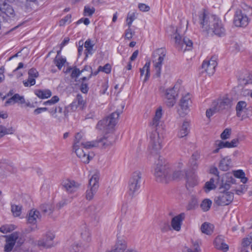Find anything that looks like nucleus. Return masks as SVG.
<instances>
[{
	"label": "nucleus",
	"mask_w": 252,
	"mask_h": 252,
	"mask_svg": "<svg viewBox=\"0 0 252 252\" xmlns=\"http://www.w3.org/2000/svg\"><path fill=\"white\" fill-rule=\"evenodd\" d=\"M235 180L231 174L226 173L222 177L219 187L220 192L214 198V204L217 206L229 205L233 200V193L229 191L231 184L235 183Z\"/></svg>",
	"instance_id": "1"
},
{
	"label": "nucleus",
	"mask_w": 252,
	"mask_h": 252,
	"mask_svg": "<svg viewBox=\"0 0 252 252\" xmlns=\"http://www.w3.org/2000/svg\"><path fill=\"white\" fill-rule=\"evenodd\" d=\"M199 19L203 30L208 33L218 36L225 34V29L221 20L216 16L203 12L200 14Z\"/></svg>",
	"instance_id": "2"
},
{
	"label": "nucleus",
	"mask_w": 252,
	"mask_h": 252,
	"mask_svg": "<svg viewBox=\"0 0 252 252\" xmlns=\"http://www.w3.org/2000/svg\"><path fill=\"white\" fill-rule=\"evenodd\" d=\"M155 165L154 176L157 182L166 184L172 181L171 169L166 164L163 158L159 156Z\"/></svg>",
	"instance_id": "3"
},
{
	"label": "nucleus",
	"mask_w": 252,
	"mask_h": 252,
	"mask_svg": "<svg viewBox=\"0 0 252 252\" xmlns=\"http://www.w3.org/2000/svg\"><path fill=\"white\" fill-rule=\"evenodd\" d=\"M233 105V99L230 95H224L212 102L211 107L207 109L206 115L209 118L217 112L228 110Z\"/></svg>",
	"instance_id": "4"
},
{
	"label": "nucleus",
	"mask_w": 252,
	"mask_h": 252,
	"mask_svg": "<svg viewBox=\"0 0 252 252\" xmlns=\"http://www.w3.org/2000/svg\"><path fill=\"white\" fill-rule=\"evenodd\" d=\"M121 107V110L116 111L108 117L99 121L96 126V129L105 133L112 132L117 124L120 114L122 112L125 105L124 104H122Z\"/></svg>",
	"instance_id": "5"
},
{
	"label": "nucleus",
	"mask_w": 252,
	"mask_h": 252,
	"mask_svg": "<svg viewBox=\"0 0 252 252\" xmlns=\"http://www.w3.org/2000/svg\"><path fill=\"white\" fill-rule=\"evenodd\" d=\"M163 139L162 128H152L149 145V150L151 154H157L161 149Z\"/></svg>",
	"instance_id": "6"
},
{
	"label": "nucleus",
	"mask_w": 252,
	"mask_h": 252,
	"mask_svg": "<svg viewBox=\"0 0 252 252\" xmlns=\"http://www.w3.org/2000/svg\"><path fill=\"white\" fill-rule=\"evenodd\" d=\"M172 38L174 42V46L178 50L184 52L191 49L192 46L191 40L187 37L182 38L178 32L177 29L172 35Z\"/></svg>",
	"instance_id": "7"
},
{
	"label": "nucleus",
	"mask_w": 252,
	"mask_h": 252,
	"mask_svg": "<svg viewBox=\"0 0 252 252\" xmlns=\"http://www.w3.org/2000/svg\"><path fill=\"white\" fill-rule=\"evenodd\" d=\"M166 52L164 48H159L155 50L153 54L152 62L156 74L159 76L163 62L166 56Z\"/></svg>",
	"instance_id": "8"
},
{
	"label": "nucleus",
	"mask_w": 252,
	"mask_h": 252,
	"mask_svg": "<svg viewBox=\"0 0 252 252\" xmlns=\"http://www.w3.org/2000/svg\"><path fill=\"white\" fill-rule=\"evenodd\" d=\"M99 173L96 171L89 180L88 189L86 191V198L91 200L93 199L94 194L96 193L99 187Z\"/></svg>",
	"instance_id": "9"
},
{
	"label": "nucleus",
	"mask_w": 252,
	"mask_h": 252,
	"mask_svg": "<svg viewBox=\"0 0 252 252\" xmlns=\"http://www.w3.org/2000/svg\"><path fill=\"white\" fill-rule=\"evenodd\" d=\"M0 21H1L2 25L6 26L7 24L11 22L15 16L14 9L11 5L4 3L0 7Z\"/></svg>",
	"instance_id": "10"
},
{
	"label": "nucleus",
	"mask_w": 252,
	"mask_h": 252,
	"mask_svg": "<svg viewBox=\"0 0 252 252\" xmlns=\"http://www.w3.org/2000/svg\"><path fill=\"white\" fill-rule=\"evenodd\" d=\"M141 176V173L139 171H136L132 174L128 186V193L130 195L133 196L140 189Z\"/></svg>",
	"instance_id": "11"
},
{
	"label": "nucleus",
	"mask_w": 252,
	"mask_h": 252,
	"mask_svg": "<svg viewBox=\"0 0 252 252\" xmlns=\"http://www.w3.org/2000/svg\"><path fill=\"white\" fill-rule=\"evenodd\" d=\"M67 107L64 108L60 105L55 107L48 108V112L51 116L54 118L56 122H63L67 116L68 111Z\"/></svg>",
	"instance_id": "12"
},
{
	"label": "nucleus",
	"mask_w": 252,
	"mask_h": 252,
	"mask_svg": "<svg viewBox=\"0 0 252 252\" xmlns=\"http://www.w3.org/2000/svg\"><path fill=\"white\" fill-rule=\"evenodd\" d=\"M98 145L97 141H85L83 138V135L81 133H77L75 136L73 147L76 148L77 146H82L86 149H89L93 147H96Z\"/></svg>",
	"instance_id": "13"
},
{
	"label": "nucleus",
	"mask_w": 252,
	"mask_h": 252,
	"mask_svg": "<svg viewBox=\"0 0 252 252\" xmlns=\"http://www.w3.org/2000/svg\"><path fill=\"white\" fill-rule=\"evenodd\" d=\"M62 186L63 189L67 193H73L79 189L81 184L74 180L65 179L62 181Z\"/></svg>",
	"instance_id": "14"
},
{
	"label": "nucleus",
	"mask_w": 252,
	"mask_h": 252,
	"mask_svg": "<svg viewBox=\"0 0 252 252\" xmlns=\"http://www.w3.org/2000/svg\"><path fill=\"white\" fill-rule=\"evenodd\" d=\"M178 87L175 85L173 88L168 89L165 92V103L168 107H172L176 103V96L177 95Z\"/></svg>",
	"instance_id": "15"
},
{
	"label": "nucleus",
	"mask_w": 252,
	"mask_h": 252,
	"mask_svg": "<svg viewBox=\"0 0 252 252\" xmlns=\"http://www.w3.org/2000/svg\"><path fill=\"white\" fill-rule=\"evenodd\" d=\"M233 22L236 27H246L249 22V19L246 14L241 10H237L235 14Z\"/></svg>",
	"instance_id": "16"
},
{
	"label": "nucleus",
	"mask_w": 252,
	"mask_h": 252,
	"mask_svg": "<svg viewBox=\"0 0 252 252\" xmlns=\"http://www.w3.org/2000/svg\"><path fill=\"white\" fill-rule=\"evenodd\" d=\"M73 149L75 151L77 156L83 162L85 163L89 162L92 158L87 151L88 149L83 148L82 146H77L76 148L73 147Z\"/></svg>",
	"instance_id": "17"
},
{
	"label": "nucleus",
	"mask_w": 252,
	"mask_h": 252,
	"mask_svg": "<svg viewBox=\"0 0 252 252\" xmlns=\"http://www.w3.org/2000/svg\"><path fill=\"white\" fill-rule=\"evenodd\" d=\"M55 235L52 232H48L43 237L42 240L38 241L37 244L39 246L49 248L54 246L53 240Z\"/></svg>",
	"instance_id": "18"
},
{
	"label": "nucleus",
	"mask_w": 252,
	"mask_h": 252,
	"mask_svg": "<svg viewBox=\"0 0 252 252\" xmlns=\"http://www.w3.org/2000/svg\"><path fill=\"white\" fill-rule=\"evenodd\" d=\"M2 237L6 238L4 251L5 252H10L12 250L16 240L18 238V234L15 232L9 236H2Z\"/></svg>",
	"instance_id": "19"
},
{
	"label": "nucleus",
	"mask_w": 252,
	"mask_h": 252,
	"mask_svg": "<svg viewBox=\"0 0 252 252\" xmlns=\"http://www.w3.org/2000/svg\"><path fill=\"white\" fill-rule=\"evenodd\" d=\"M217 63L215 60L211 59L210 60L204 61L202 64V67L209 75H213L215 71Z\"/></svg>",
	"instance_id": "20"
},
{
	"label": "nucleus",
	"mask_w": 252,
	"mask_h": 252,
	"mask_svg": "<svg viewBox=\"0 0 252 252\" xmlns=\"http://www.w3.org/2000/svg\"><path fill=\"white\" fill-rule=\"evenodd\" d=\"M85 104V101L80 94H78L76 99L68 105L67 108H70L72 111L77 109H82Z\"/></svg>",
	"instance_id": "21"
},
{
	"label": "nucleus",
	"mask_w": 252,
	"mask_h": 252,
	"mask_svg": "<svg viewBox=\"0 0 252 252\" xmlns=\"http://www.w3.org/2000/svg\"><path fill=\"white\" fill-rule=\"evenodd\" d=\"M185 218V214L184 213L173 217L171 220V226L172 228L177 231H179L181 229L182 221Z\"/></svg>",
	"instance_id": "22"
},
{
	"label": "nucleus",
	"mask_w": 252,
	"mask_h": 252,
	"mask_svg": "<svg viewBox=\"0 0 252 252\" xmlns=\"http://www.w3.org/2000/svg\"><path fill=\"white\" fill-rule=\"evenodd\" d=\"M40 213L36 210H31L27 216V221L28 223L31 224H35L37 220L40 219Z\"/></svg>",
	"instance_id": "23"
},
{
	"label": "nucleus",
	"mask_w": 252,
	"mask_h": 252,
	"mask_svg": "<svg viewBox=\"0 0 252 252\" xmlns=\"http://www.w3.org/2000/svg\"><path fill=\"white\" fill-rule=\"evenodd\" d=\"M190 94L189 93L183 96L180 101V106L182 109L186 113L187 111L188 110L189 106L191 103L190 99Z\"/></svg>",
	"instance_id": "24"
},
{
	"label": "nucleus",
	"mask_w": 252,
	"mask_h": 252,
	"mask_svg": "<svg viewBox=\"0 0 252 252\" xmlns=\"http://www.w3.org/2000/svg\"><path fill=\"white\" fill-rule=\"evenodd\" d=\"M189 123L187 121H185L179 127L177 136L179 138L185 137L189 134Z\"/></svg>",
	"instance_id": "25"
},
{
	"label": "nucleus",
	"mask_w": 252,
	"mask_h": 252,
	"mask_svg": "<svg viewBox=\"0 0 252 252\" xmlns=\"http://www.w3.org/2000/svg\"><path fill=\"white\" fill-rule=\"evenodd\" d=\"M25 103V99L23 96H21L18 94H15L11 97L9 98L5 102L6 105H13L15 103L22 104Z\"/></svg>",
	"instance_id": "26"
},
{
	"label": "nucleus",
	"mask_w": 252,
	"mask_h": 252,
	"mask_svg": "<svg viewBox=\"0 0 252 252\" xmlns=\"http://www.w3.org/2000/svg\"><path fill=\"white\" fill-rule=\"evenodd\" d=\"M162 115V109L161 107H158L156 110L155 116L151 124V128H161L158 126V124Z\"/></svg>",
	"instance_id": "27"
},
{
	"label": "nucleus",
	"mask_w": 252,
	"mask_h": 252,
	"mask_svg": "<svg viewBox=\"0 0 252 252\" xmlns=\"http://www.w3.org/2000/svg\"><path fill=\"white\" fill-rule=\"evenodd\" d=\"M17 168L13 165H7L4 169H0V178H4L17 172Z\"/></svg>",
	"instance_id": "28"
},
{
	"label": "nucleus",
	"mask_w": 252,
	"mask_h": 252,
	"mask_svg": "<svg viewBox=\"0 0 252 252\" xmlns=\"http://www.w3.org/2000/svg\"><path fill=\"white\" fill-rule=\"evenodd\" d=\"M232 167L231 159L228 157L223 158L220 162L219 168L222 171H227Z\"/></svg>",
	"instance_id": "29"
},
{
	"label": "nucleus",
	"mask_w": 252,
	"mask_h": 252,
	"mask_svg": "<svg viewBox=\"0 0 252 252\" xmlns=\"http://www.w3.org/2000/svg\"><path fill=\"white\" fill-rule=\"evenodd\" d=\"M89 68L91 69L90 67L85 66L83 69L80 71L79 69L77 68L76 67H68L65 71V73H67L71 71V77L76 78L80 75L81 72H83L84 70H87Z\"/></svg>",
	"instance_id": "30"
},
{
	"label": "nucleus",
	"mask_w": 252,
	"mask_h": 252,
	"mask_svg": "<svg viewBox=\"0 0 252 252\" xmlns=\"http://www.w3.org/2000/svg\"><path fill=\"white\" fill-rule=\"evenodd\" d=\"M94 43L90 39H87L84 43V47L85 48V53L86 54V58L88 57L89 55H92L94 52Z\"/></svg>",
	"instance_id": "31"
},
{
	"label": "nucleus",
	"mask_w": 252,
	"mask_h": 252,
	"mask_svg": "<svg viewBox=\"0 0 252 252\" xmlns=\"http://www.w3.org/2000/svg\"><path fill=\"white\" fill-rule=\"evenodd\" d=\"M35 94L41 99L49 98L52 95V92L50 90H36L34 91Z\"/></svg>",
	"instance_id": "32"
},
{
	"label": "nucleus",
	"mask_w": 252,
	"mask_h": 252,
	"mask_svg": "<svg viewBox=\"0 0 252 252\" xmlns=\"http://www.w3.org/2000/svg\"><path fill=\"white\" fill-rule=\"evenodd\" d=\"M187 187L192 188L198 184L197 177L195 174L189 176L186 173Z\"/></svg>",
	"instance_id": "33"
},
{
	"label": "nucleus",
	"mask_w": 252,
	"mask_h": 252,
	"mask_svg": "<svg viewBox=\"0 0 252 252\" xmlns=\"http://www.w3.org/2000/svg\"><path fill=\"white\" fill-rule=\"evenodd\" d=\"M216 179L214 178H211L210 180L205 184L204 189L206 192H208L210 190L215 189L217 188L216 183Z\"/></svg>",
	"instance_id": "34"
},
{
	"label": "nucleus",
	"mask_w": 252,
	"mask_h": 252,
	"mask_svg": "<svg viewBox=\"0 0 252 252\" xmlns=\"http://www.w3.org/2000/svg\"><path fill=\"white\" fill-rule=\"evenodd\" d=\"M150 62H147L143 68L140 69V75L141 76H143L145 72H146L145 78L144 80V82H146L149 78L150 76Z\"/></svg>",
	"instance_id": "35"
},
{
	"label": "nucleus",
	"mask_w": 252,
	"mask_h": 252,
	"mask_svg": "<svg viewBox=\"0 0 252 252\" xmlns=\"http://www.w3.org/2000/svg\"><path fill=\"white\" fill-rule=\"evenodd\" d=\"M214 226L209 223L204 222L201 226V230L202 233L207 235H210L213 232Z\"/></svg>",
	"instance_id": "36"
},
{
	"label": "nucleus",
	"mask_w": 252,
	"mask_h": 252,
	"mask_svg": "<svg viewBox=\"0 0 252 252\" xmlns=\"http://www.w3.org/2000/svg\"><path fill=\"white\" fill-rule=\"evenodd\" d=\"M14 131L15 130L12 127L7 128L2 125H0V139L5 135L13 134Z\"/></svg>",
	"instance_id": "37"
},
{
	"label": "nucleus",
	"mask_w": 252,
	"mask_h": 252,
	"mask_svg": "<svg viewBox=\"0 0 252 252\" xmlns=\"http://www.w3.org/2000/svg\"><path fill=\"white\" fill-rule=\"evenodd\" d=\"M42 212L46 215H50L54 210V207L52 204H43L41 206Z\"/></svg>",
	"instance_id": "38"
},
{
	"label": "nucleus",
	"mask_w": 252,
	"mask_h": 252,
	"mask_svg": "<svg viewBox=\"0 0 252 252\" xmlns=\"http://www.w3.org/2000/svg\"><path fill=\"white\" fill-rule=\"evenodd\" d=\"M234 176L237 178L241 179V181L243 183H246L247 182V178L245 177V174L242 170H238L233 171Z\"/></svg>",
	"instance_id": "39"
},
{
	"label": "nucleus",
	"mask_w": 252,
	"mask_h": 252,
	"mask_svg": "<svg viewBox=\"0 0 252 252\" xmlns=\"http://www.w3.org/2000/svg\"><path fill=\"white\" fill-rule=\"evenodd\" d=\"M101 209V206L98 205H92L88 207L87 212L91 215H94L99 212Z\"/></svg>",
	"instance_id": "40"
},
{
	"label": "nucleus",
	"mask_w": 252,
	"mask_h": 252,
	"mask_svg": "<svg viewBox=\"0 0 252 252\" xmlns=\"http://www.w3.org/2000/svg\"><path fill=\"white\" fill-rule=\"evenodd\" d=\"M212 203V202L210 199H205L202 201L200 204V207L203 211H207L210 208Z\"/></svg>",
	"instance_id": "41"
},
{
	"label": "nucleus",
	"mask_w": 252,
	"mask_h": 252,
	"mask_svg": "<svg viewBox=\"0 0 252 252\" xmlns=\"http://www.w3.org/2000/svg\"><path fill=\"white\" fill-rule=\"evenodd\" d=\"M54 62L59 69L61 70L66 63V59L61 57H58L56 56Z\"/></svg>",
	"instance_id": "42"
},
{
	"label": "nucleus",
	"mask_w": 252,
	"mask_h": 252,
	"mask_svg": "<svg viewBox=\"0 0 252 252\" xmlns=\"http://www.w3.org/2000/svg\"><path fill=\"white\" fill-rule=\"evenodd\" d=\"M81 236L82 239L87 242L91 240V235L88 228L86 226L84 227V229L81 232Z\"/></svg>",
	"instance_id": "43"
},
{
	"label": "nucleus",
	"mask_w": 252,
	"mask_h": 252,
	"mask_svg": "<svg viewBox=\"0 0 252 252\" xmlns=\"http://www.w3.org/2000/svg\"><path fill=\"white\" fill-rule=\"evenodd\" d=\"M246 103L245 101H239L236 106L237 116L240 117L241 116L242 111L245 108Z\"/></svg>",
	"instance_id": "44"
},
{
	"label": "nucleus",
	"mask_w": 252,
	"mask_h": 252,
	"mask_svg": "<svg viewBox=\"0 0 252 252\" xmlns=\"http://www.w3.org/2000/svg\"><path fill=\"white\" fill-rule=\"evenodd\" d=\"M60 100L59 96L57 95L53 96L50 99L43 102L44 105H53L58 103Z\"/></svg>",
	"instance_id": "45"
},
{
	"label": "nucleus",
	"mask_w": 252,
	"mask_h": 252,
	"mask_svg": "<svg viewBox=\"0 0 252 252\" xmlns=\"http://www.w3.org/2000/svg\"><path fill=\"white\" fill-rule=\"evenodd\" d=\"M170 175L171 176L172 180L175 179H180L183 176V174L181 171H173L171 169Z\"/></svg>",
	"instance_id": "46"
},
{
	"label": "nucleus",
	"mask_w": 252,
	"mask_h": 252,
	"mask_svg": "<svg viewBox=\"0 0 252 252\" xmlns=\"http://www.w3.org/2000/svg\"><path fill=\"white\" fill-rule=\"evenodd\" d=\"M21 208L22 207L21 206L16 205H12L11 206V211L13 215L16 217H18L20 215L21 213Z\"/></svg>",
	"instance_id": "47"
},
{
	"label": "nucleus",
	"mask_w": 252,
	"mask_h": 252,
	"mask_svg": "<svg viewBox=\"0 0 252 252\" xmlns=\"http://www.w3.org/2000/svg\"><path fill=\"white\" fill-rule=\"evenodd\" d=\"M23 82L25 87H31L35 84V78L28 75V80H24Z\"/></svg>",
	"instance_id": "48"
},
{
	"label": "nucleus",
	"mask_w": 252,
	"mask_h": 252,
	"mask_svg": "<svg viewBox=\"0 0 252 252\" xmlns=\"http://www.w3.org/2000/svg\"><path fill=\"white\" fill-rule=\"evenodd\" d=\"M96 141L98 142V145L97 147L101 146L104 148H106L112 144V143L110 141H108L105 138H101Z\"/></svg>",
	"instance_id": "49"
},
{
	"label": "nucleus",
	"mask_w": 252,
	"mask_h": 252,
	"mask_svg": "<svg viewBox=\"0 0 252 252\" xmlns=\"http://www.w3.org/2000/svg\"><path fill=\"white\" fill-rule=\"evenodd\" d=\"M193 248L194 250H192V249L186 247L184 248L183 250V252H199V244L198 242L195 241V242L193 243Z\"/></svg>",
	"instance_id": "50"
},
{
	"label": "nucleus",
	"mask_w": 252,
	"mask_h": 252,
	"mask_svg": "<svg viewBox=\"0 0 252 252\" xmlns=\"http://www.w3.org/2000/svg\"><path fill=\"white\" fill-rule=\"evenodd\" d=\"M14 229L13 225H4L0 227V231L3 233L10 232Z\"/></svg>",
	"instance_id": "51"
},
{
	"label": "nucleus",
	"mask_w": 252,
	"mask_h": 252,
	"mask_svg": "<svg viewBox=\"0 0 252 252\" xmlns=\"http://www.w3.org/2000/svg\"><path fill=\"white\" fill-rule=\"evenodd\" d=\"M231 133L230 128H225L220 134V138L223 140L228 139Z\"/></svg>",
	"instance_id": "52"
},
{
	"label": "nucleus",
	"mask_w": 252,
	"mask_h": 252,
	"mask_svg": "<svg viewBox=\"0 0 252 252\" xmlns=\"http://www.w3.org/2000/svg\"><path fill=\"white\" fill-rule=\"evenodd\" d=\"M81 250V246L78 243H74L69 248L70 252H79Z\"/></svg>",
	"instance_id": "53"
},
{
	"label": "nucleus",
	"mask_w": 252,
	"mask_h": 252,
	"mask_svg": "<svg viewBox=\"0 0 252 252\" xmlns=\"http://www.w3.org/2000/svg\"><path fill=\"white\" fill-rule=\"evenodd\" d=\"M94 11L95 8L94 7L90 8L89 6H85L84 12L85 16H91Z\"/></svg>",
	"instance_id": "54"
},
{
	"label": "nucleus",
	"mask_w": 252,
	"mask_h": 252,
	"mask_svg": "<svg viewBox=\"0 0 252 252\" xmlns=\"http://www.w3.org/2000/svg\"><path fill=\"white\" fill-rule=\"evenodd\" d=\"M99 70L104 72L107 74H108V73H110L111 72V66L109 64L107 63L103 67L99 66Z\"/></svg>",
	"instance_id": "55"
},
{
	"label": "nucleus",
	"mask_w": 252,
	"mask_h": 252,
	"mask_svg": "<svg viewBox=\"0 0 252 252\" xmlns=\"http://www.w3.org/2000/svg\"><path fill=\"white\" fill-rule=\"evenodd\" d=\"M135 19V14L134 13H129L127 15L126 18L127 24L129 27H130L132 24V22Z\"/></svg>",
	"instance_id": "56"
},
{
	"label": "nucleus",
	"mask_w": 252,
	"mask_h": 252,
	"mask_svg": "<svg viewBox=\"0 0 252 252\" xmlns=\"http://www.w3.org/2000/svg\"><path fill=\"white\" fill-rule=\"evenodd\" d=\"M223 240L222 239L221 237L218 236L217 237L214 241V244L216 248L218 249V248H220V245H222V243H223Z\"/></svg>",
	"instance_id": "57"
},
{
	"label": "nucleus",
	"mask_w": 252,
	"mask_h": 252,
	"mask_svg": "<svg viewBox=\"0 0 252 252\" xmlns=\"http://www.w3.org/2000/svg\"><path fill=\"white\" fill-rule=\"evenodd\" d=\"M28 75L36 78L38 77L39 74L36 69L32 68L29 70Z\"/></svg>",
	"instance_id": "58"
},
{
	"label": "nucleus",
	"mask_w": 252,
	"mask_h": 252,
	"mask_svg": "<svg viewBox=\"0 0 252 252\" xmlns=\"http://www.w3.org/2000/svg\"><path fill=\"white\" fill-rule=\"evenodd\" d=\"M197 204H198L197 199L195 197H192L191 201L189 204V206L188 209L189 210V209H191L194 208L196 205H197Z\"/></svg>",
	"instance_id": "59"
},
{
	"label": "nucleus",
	"mask_w": 252,
	"mask_h": 252,
	"mask_svg": "<svg viewBox=\"0 0 252 252\" xmlns=\"http://www.w3.org/2000/svg\"><path fill=\"white\" fill-rule=\"evenodd\" d=\"M139 9L143 12L148 11L150 10V7L144 3H140L138 5Z\"/></svg>",
	"instance_id": "60"
},
{
	"label": "nucleus",
	"mask_w": 252,
	"mask_h": 252,
	"mask_svg": "<svg viewBox=\"0 0 252 252\" xmlns=\"http://www.w3.org/2000/svg\"><path fill=\"white\" fill-rule=\"evenodd\" d=\"M70 19H71V15H67V16H66L64 17V18H63V19H62V20L60 21V26H62V25H64L66 22L70 23L71 22Z\"/></svg>",
	"instance_id": "61"
},
{
	"label": "nucleus",
	"mask_w": 252,
	"mask_h": 252,
	"mask_svg": "<svg viewBox=\"0 0 252 252\" xmlns=\"http://www.w3.org/2000/svg\"><path fill=\"white\" fill-rule=\"evenodd\" d=\"M48 111V108L47 107H40L34 110V113L35 115H38L41 113L43 112Z\"/></svg>",
	"instance_id": "62"
},
{
	"label": "nucleus",
	"mask_w": 252,
	"mask_h": 252,
	"mask_svg": "<svg viewBox=\"0 0 252 252\" xmlns=\"http://www.w3.org/2000/svg\"><path fill=\"white\" fill-rule=\"evenodd\" d=\"M215 145L216 147H219L220 149L224 148V142L221 140L215 141Z\"/></svg>",
	"instance_id": "63"
},
{
	"label": "nucleus",
	"mask_w": 252,
	"mask_h": 252,
	"mask_svg": "<svg viewBox=\"0 0 252 252\" xmlns=\"http://www.w3.org/2000/svg\"><path fill=\"white\" fill-rule=\"evenodd\" d=\"M88 85L87 84L83 83H82L80 90L83 93H87L88 91Z\"/></svg>",
	"instance_id": "64"
}]
</instances>
